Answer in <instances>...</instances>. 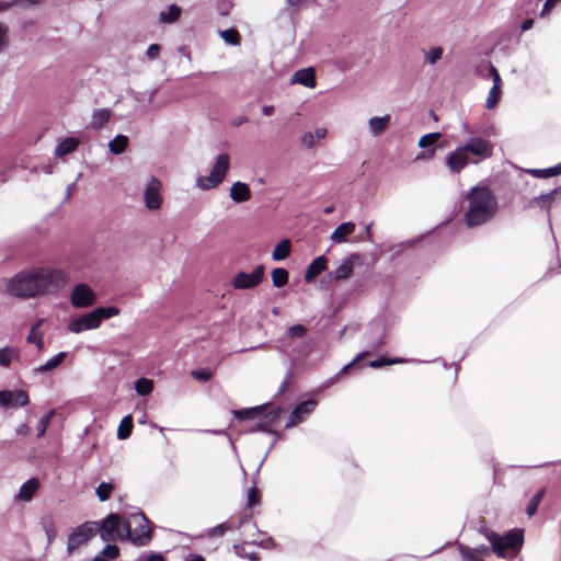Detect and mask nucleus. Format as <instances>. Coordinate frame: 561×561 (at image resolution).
<instances>
[{"mask_svg":"<svg viewBox=\"0 0 561 561\" xmlns=\"http://www.w3.org/2000/svg\"><path fill=\"white\" fill-rule=\"evenodd\" d=\"M234 551H236V553L238 556L245 557V558H248L251 561H257L259 560L257 553H254V552L247 553L243 546H238V545L234 546Z\"/></svg>","mask_w":561,"mask_h":561,"instance_id":"obj_52","label":"nucleus"},{"mask_svg":"<svg viewBox=\"0 0 561 561\" xmlns=\"http://www.w3.org/2000/svg\"><path fill=\"white\" fill-rule=\"evenodd\" d=\"M440 133H431L422 136L419 140V146L421 148L433 147L438 139L440 138ZM436 149L431 148L427 152H422L416 156V160L430 159L435 154Z\"/></svg>","mask_w":561,"mask_h":561,"instance_id":"obj_18","label":"nucleus"},{"mask_svg":"<svg viewBox=\"0 0 561 561\" xmlns=\"http://www.w3.org/2000/svg\"><path fill=\"white\" fill-rule=\"evenodd\" d=\"M44 323V319H39L37 320L31 328V330L33 331H39L41 327L43 325Z\"/></svg>","mask_w":561,"mask_h":561,"instance_id":"obj_63","label":"nucleus"},{"mask_svg":"<svg viewBox=\"0 0 561 561\" xmlns=\"http://www.w3.org/2000/svg\"><path fill=\"white\" fill-rule=\"evenodd\" d=\"M67 283L66 274L48 266L34 267L13 276L8 293L14 297L31 298L59 290Z\"/></svg>","mask_w":561,"mask_h":561,"instance_id":"obj_1","label":"nucleus"},{"mask_svg":"<svg viewBox=\"0 0 561 561\" xmlns=\"http://www.w3.org/2000/svg\"><path fill=\"white\" fill-rule=\"evenodd\" d=\"M290 82L293 84L298 83L307 88H314L316 87V73L312 68H305L296 71Z\"/></svg>","mask_w":561,"mask_h":561,"instance_id":"obj_19","label":"nucleus"},{"mask_svg":"<svg viewBox=\"0 0 561 561\" xmlns=\"http://www.w3.org/2000/svg\"><path fill=\"white\" fill-rule=\"evenodd\" d=\"M401 362H402V359H400V358L386 359L383 357H380L378 359H375V360L370 362L369 366L371 368H380V367H383L386 365L397 364V363H401Z\"/></svg>","mask_w":561,"mask_h":561,"instance_id":"obj_48","label":"nucleus"},{"mask_svg":"<svg viewBox=\"0 0 561 561\" xmlns=\"http://www.w3.org/2000/svg\"><path fill=\"white\" fill-rule=\"evenodd\" d=\"M460 554L463 561H483L480 556L477 554V551H473L471 548L466 546H459Z\"/></svg>","mask_w":561,"mask_h":561,"instance_id":"obj_44","label":"nucleus"},{"mask_svg":"<svg viewBox=\"0 0 561 561\" xmlns=\"http://www.w3.org/2000/svg\"><path fill=\"white\" fill-rule=\"evenodd\" d=\"M14 3H15L14 0H12L10 2H0V11H5L10 7H12Z\"/></svg>","mask_w":561,"mask_h":561,"instance_id":"obj_62","label":"nucleus"},{"mask_svg":"<svg viewBox=\"0 0 561 561\" xmlns=\"http://www.w3.org/2000/svg\"><path fill=\"white\" fill-rule=\"evenodd\" d=\"M316 400H306L302 403L298 404L295 410L291 412L288 422L286 424L287 427L295 426L302 422L307 415H309L316 408Z\"/></svg>","mask_w":561,"mask_h":561,"instance_id":"obj_14","label":"nucleus"},{"mask_svg":"<svg viewBox=\"0 0 561 561\" xmlns=\"http://www.w3.org/2000/svg\"><path fill=\"white\" fill-rule=\"evenodd\" d=\"M229 196L237 204L245 203L251 198L250 186L244 182L237 181L231 185Z\"/></svg>","mask_w":561,"mask_h":561,"instance_id":"obj_17","label":"nucleus"},{"mask_svg":"<svg viewBox=\"0 0 561 561\" xmlns=\"http://www.w3.org/2000/svg\"><path fill=\"white\" fill-rule=\"evenodd\" d=\"M546 490L540 489L529 501L526 512L529 517L534 516L537 512V508L539 504L541 503L543 496H545Z\"/></svg>","mask_w":561,"mask_h":561,"instance_id":"obj_36","label":"nucleus"},{"mask_svg":"<svg viewBox=\"0 0 561 561\" xmlns=\"http://www.w3.org/2000/svg\"><path fill=\"white\" fill-rule=\"evenodd\" d=\"M444 49L440 46L430 48L425 54V59L430 65H435L443 57Z\"/></svg>","mask_w":561,"mask_h":561,"instance_id":"obj_42","label":"nucleus"},{"mask_svg":"<svg viewBox=\"0 0 561 561\" xmlns=\"http://www.w3.org/2000/svg\"><path fill=\"white\" fill-rule=\"evenodd\" d=\"M98 556H101L104 560L116 559L119 556V549L115 545H107Z\"/></svg>","mask_w":561,"mask_h":561,"instance_id":"obj_45","label":"nucleus"},{"mask_svg":"<svg viewBox=\"0 0 561 561\" xmlns=\"http://www.w3.org/2000/svg\"><path fill=\"white\" fill-rule=\"evenodd\" d=\"M98 531L103 541L110 542L115 539V535L119 539H124L123 523L117 514H110L103 522L98 524Z\"/></svg>","mask_w":561,"mask_h":561,"instance_id":"obj_10","label":"nucleus"},{"mask_svg":"<svg viewBox=\"0 0 561 561\" xmlns=\"http://www.w3.org/2000/svg\"><path fill=\"white\" fill-rule=\"evenodd\" d=\"M328 130L324 127H318L312 131H307L301 137V144L308 149H312L317 144L327 137Z\"/></svg>","mask_w":561,"mask_h":561,"instance_id":"obj_23","label":"nucleus"},{"mask_svg":"<svg viewBox=\"0 0 561 561\" xmlns=\"http://www.w3.org/2000/svg\"><path fill=\"white\" fill-rule=\"evenodd\" d=\"M124 539L130 540L135 546H146L151 539L149 520L142 513H135L123 523Z\"/></svg>","mask_w":561,"mask_h":561,"instance_id":"obj_6","label":"nucleus"},{"mask_svg":"<svg viewBox=\"0 0 561 561\" xmlns=\"http://www.w3.org/2000/svg\"><path fill=\"white\" fill-rule=\"evenodd\" d=\"M98 531V523L87 522L82 525L78 526L68 538L67 551L69 554H72L73 551L79 549L81 546H84L89 542L91 538Z\"/></svg>","mask_w":561,"mask_h":561,"instance_id":"obj_8","label":"nucleus"},{"mask_svg":"<svg viewBox=\"0 0 561 561\" xmlns=\"http://www.w3.org/2000/svg\"><path fill=\"white\" fill-rule=\"evenodd\" d=\"M79 146V140L75 137H67L62 141H60L56 149L55 154L57 157H64L68 153L73 152Z\"/></svg>","mask_w":561,"mask_h":561,"instance_id":"obj_25","label":"nucleus"},{"mask_svg":"<svg viewBox=\"0 0 561 561\" xmlns=\"http://www.w3.org/2000/svg\"><path fill=\"white\" fill-rule=\"evenodd\" d=\"M39 524L42 529L46 534L47 542L51 543L57 536V529L54 517L51 515H45L41 518Z\"/></svg>","mask_w":561,"mask_h":561,"instance_id":"obj_26","label":"nucleus"},{"mask_svg":"<svg viewBox=\"0 0 561 561\" xmlns=\"http://www.w3.org/2000/svg\"><path fill=\"white\" fill-rule=\"evenodd\" d=\"M259 503V492L255 488H252L248 492V505L254 506Z\"/></svg>","mask_w":561,"mask_h":561,"instance_id":"obj_54","label":"nucleus"},{"mask_svg":"<svg viewBox=\"0 0 561 561\" xmlns=\"http://www.w3.org/2000/svg\"><path fill=\"white\" fill-rule=\"evenodd\" d=\"M128 144V138L123 135H117L113 140L108 144V149L114 154H121L125 151Z\"/></svg>","mask_w":561,"mask_h":561,"instance_id":"obj_31","label":"nucleus"},{"mask_svg":"<svg viewBox=\"0 0 561 561\" xmlns=\"http://www.w3.org/2000/svg\"><path fill=\"white\" fill-rule=\"evenodd\" d=\"M356 259H358L357 254H351L347 259L343 260L334 271L330 272L327 277L334 282L348 278L353 273L354 260Z\"/></svg>","mask_w":561,"mask_h":561,"instance_id":"obj_15","label":"nucleus"},{"mask_svg":"<svg viewBox=\"0 0 561 561\" xmlns=\"http://www.w3.org/2000/svg\"><path fill=\"white\" fill-rule=\"evenodd\" d=\"M66 357H67V353L60 352L57 355H55L54 357H51L50 359H48L45 364L36 367L34 369V371L37 374H45L47 371H50V370L57 368L65 360Z\"/></svg>","mask_w":561,"mask_h":561,"instance_id":"obj_27","label":"nucleus"},{"mask_svg":"<svg viewBox=\"0 0 561 561\" xmlns=\"http://www.w3.org/2000/svg\"><path fill=\"white\" fill-rule=\"evenodd\" d=\"M501 94H502L501 87H492L491 90L489 91V95L485 100V107L488 110L495 107L501 99Z\"/></svg>","mask_w":561,"mask_h":561,"instance_id":"obj_37","label":"nucleus"},{"mask_svg":"<svg viewBox=\"0 0 561 561\" xmlns=\"http://www.w3.org/2000/svg\"><path fill=\"white\" fill-rule=\"evenodd\" d=\"M110 117L111 112L106 108L95 111L91 119L92 128L95 130L102 128L108 122Z\"/></svg>","mask_w":561,"mask_h":561,"instance_id":"obj_28","label":"nucleus"},{"mask_svg":"<svg viewBox=\"0 0 561 561\" xmlns=\"http://www.w3.org/2000/svg\"><path fill=\"white\" fill-rule=\"evenodd\" d=\"M26 340L28 343L35 344L38 350H42L44 346L43 334L39 331L31 330Z\"/></svg>","mask_w":561,"mask_h":561,"instance_id":"obj_47","label":"nucleus"},{"mask_svg":"<svg viewBox=\"0 0 561 561\" xmlns=\"http://www.w3.org/2000/svg\"><path fill=\"white\" fill-rule=\"evenodd\" d=\"M262 113L265 115V116H270L274 113V106L273 105H264L262 107Z\"/></svg>","mask_w":561,"mask_h":561,"instance_id":"obj_60","label":"nucleus"},{"mask_svg":"<svg viewBox=\"0 0 561 561\" xmlns=\"http://www.w3.org/2000/svg\"><path fill=\"white\" fill-rule=\"evenodd\" d=\"M114 491V484L112 482H102L98 485L95 493L101 502L107 501Z\"/></svg>","mask_w":561,"mask_h":561,"instance_id":"obj_35","label":"nucleus"},{"mask_svg":"<svg viewBox=\"0 0 561 561\" xmlns=\"http://www.w3.org/2000/svg\"><path fill=\"white\" fill-rule=\"evenodd\" d=\"M485 537L492 546V550L500 558L513 556L522 547L523 531L513 529L507 534L501 536L492 530L485 531Z\"/></svg>","mask_w":561,"mask_h":561,"instance_id":"obj_5","label":"nucleus"},{"mask_svg":"<svg viewBox=\"0 0 561 561\" xmlns=\"http://www.w3.org/2000/svg\"><path fill=\"white\" fill-rule=\"evenodd\" d=\"M287 333L290 339L302 337L307 333V328L302 324H295L288 329Z\"/></svg>","mask_w":561,"mask_h":561,"instance_id":"obj_46","label":"nucleus"},{"mask_svg":"<svg viewBox=\"0 0 561 561\" xmlns=\"http://www.w3.org/2000/svg\"><path fill=\"white\" fill-rule=\"evenodd\" d=\"M556 3H557L556 0H546V2L543 4L542 14H545L546 12L551 10L556 5Z\"/></svg>","mask_w":561,"mask_h":561,"instance_id":"obj_58","label":"nucleus"},{"mask_svg":"<svg viewBox=\"0 0 561 561\" xmlns=\"http://www.w3.org/2000/svg\"><path fill=\"white\" fill-rule=\"evenodd\" d=\"M288 272L285 268L277 267L272 271V282L275 287H283L288 282Z\"/></svg>","mask_w":561,"mask_h":561,"instance_id":"obj_34","label":"nucleus"},{"mask_svg":"<svg viewBox=\"0 0 561 561\" xmlns=\"http://www.w3.org/2000/svg\"><path fill=\"white\" fill-rule=\"evenodd\" d=\"M54 414H55V410H51L39 420V422L37 424V436L38 437H42L46 433L47 427L49 426V423H50Z\"/></svg>","mask_w":561,"mask_h":561,"instance_id":"obj_43","label":"nucleus"},{"mask_svg":"<svg viewBox=\"0 0 561 561\" xmlns=\"http://www.w3.org/2000/svg\"><path fill=\"white\" fill-rule=\"evenodd\" d=\"M230 156L227 152H222L217 156L211 170L208 175L198 176L196 179V186L202 191H209L216 188L224 182L226 175L230 170Z\"/></svg>","mask_w":561,"mask_h":561,"instance_id":"obj_7","label":"nucleus"},{"mask_svg":"<svg viewBox=\"0 0 561 561\" xmlns=\"http://www.w3.org/2000/svg\"><path fill=\"white\" fill-rule=\"evenodd\" d=\"M192 376L199 381H207L211 378V371L209 369L193 370Z\"/></svg>","mask_w":561,"mask_h":561,"instance_id":"obj_50","label":"nucleus"},{"mask_svg":"<svg viewBox=\"0 0 561 561\" xmlns=\"http://www.w3.org/2000/svg\"><path fill=\"white\" fill-rule=\"evenodd\" d=\"M27 432H28V427H27V425H21V426L19 427V430H18V433H19V434H22V435L27 434Z\"/></svg>","mask_w":561,"mask_h":561,"instance_id":"obj_64","label":"nucleus"},{"mask_svg":"<svg viewBox=\"0 0 561 561\" xmlns=\"http://www.w3.org/2000/svg\"><path fill=\"white\" fill-rule=\"evenodd\" d=\"M328 264V259L324 255H320L316 257L307 267L305 273V279L307 282H311L318 275H320L323 271H325Z\"/></svg>","mask_w":561,"mask_h":561,"instance_id":"obj_22","label":"nucleus"},{"mask_svg":"<svg viewBox=\"0 0 561 561\" xmlns=\"http://www.w3.org/2000/svg\"><path fill=\"white\" fill-rule=\"evenodd\" d=\"M260 413H261L260 408H250V409L233 411L234 416L239 420L254 419V417L259 416Z\"/></svg>","mask_w":561,"mask_h":561,"instance_id":"obj_41","label":"nucleus"},{"mask_svg":"<svg viewBox=\"0 0 561 561\" xmlns=\"http://www.w3.org/2000/svg\"><path fill=\"white\" fill-rule=\"evenodd\" d=\"M355 224L352 221H346L339 225L330 236V240L332 243L340 244L348 242V238L355 231Z\"/></svg>","mask_w":561,"mask_h":561,"instance_id":"obj_16","label":"nucleus"},{"mask_svg":"<svg viewBox=\"0 0 561 561\" xmlns=\"http://www.w3.org/2000/svg\"><path fill=\"white\" fill-rule=\"evenodd\" d=\"M147 561H164V558L161 553H150Z\"/></svg>","mask_w":561,"mask_h":561,"instance_id":"obj_59","label":"nucleus"},{"mask_svg":"<svg viewBox=\"0 0 561 561\" xmlns=\"http://www.w3.org/2000/svg\"><path fill=\"white\" fill-rule=\"evenodd\" d=\"M220 37L230 45H239L240 44V35L237 30L229 28L219 31Z\"/></svg>","mask_w":561,"mask_h":561,"instance_id":"obj_38","label":"nucleus"},{"mask_svg":"<svg viewBox=\"0 0 561 561\" xmlns=\"http://www.w3.org/2000/svg\"><path fill=\"white\" fill-rule=\"evenodd\" d=\"M162 183L157 178H151L144 192V202L148 209L158 210L162 206Z\"/></svg>","mask_w":561,"mask_h":561,"instance_id":"obj_12","label":"nucleus"},{"mask_svg":"<svg viewBox=\"0 0 561 561\" xmlns=\"http://www.w3.org/2000/svg\"><path fill=\"white\" fill-rule=\"evenodd\" d=\"M153 389V383L151 380L146 378H140L135 383V390L140 396L149 394Z\"/></svg>","mask_w":561,"mask_h":561,"instance_id":"obj_39","label":"nucleus"},{"mask_svg":"<svg viewBox=\"0 0 561 561\" xmlns=\"http://www.w3.org/2000/svg\"><path fill=\"white\" fill-rule=\"evenodd\" d=\"M38 488L39 481L37 479L33 478L27 480L21 485L18 494L15 495V500L20 502L31 501Z\"/></svg>","mask_w":561,"mask_h":561,"instance_id":"obj_21","label":"nucleus"},{"mask_svg":"<svg viewBox=\"0 0 561 561\" xmlns=\"http://www.w3.org/2000/svg\"><path fill=\"white\" fill-rule=\"evenodd\" d=\"M30 403L28 394L24 390L15 392L9 390L0 391V407H25Z\"/></svg>","mask_w":561,"mask_h":561,"instance_id":"obj_13","label":"nucleus"},{"mask_svg":"<svg viewBox=\"0 0 561 561\" xmlns=\"http://www.w3.org/2000/svg\"><path fill=\"white\" fill-rule=\"evenodd\" d=\"M181 15V8L176 4H171L167 9V11H161L159 14V20L162 23H173L175 22Z\"/></svg>","mask_w":561,"mask_h":561,"instance_id":"obj_30","label":"nucleus"},{"mask_svg":"<svg viewBox=\"0 0 561 561\" xmlns=\"http://www.w3.org/2000/svg\"><path fill=\"white\" fill-rule=\"evenodd\" d=\"M264 266H256L251 273L240 272L232 279V286L237 289H251L256 287L263 278Z\"/></svg>","mask_w":561,"mask_h":561,"instance_id":"obj_11","label":"nucleus"},{"mask_svg":"<svg viewBox=\"0 0 561 561\" xmlns=\"http://www.w3.org/2000/svg\"><path fill=\"white\" fill-rule=\"evenodd\" d=\"M536 178H551L561 174V162L548 169H531L528 171Z\"/></svg>","mask_w":561,"mask_h":561,"instance_id":"obj_32","label":"nucleus"},{"mask_svg":"<svg viewBox=\"0 0 561 561\" xmlns=\"http://www.w3.org/2000/svg\"><path fill=\"white\" fill-rule=\"evenodd\" d=\"M229 529L228 524L222 523L220 525H217L216 527H213L208 529V537H221L225 535V533Z\"/></svg>","mask_w":561,"mask_h":561,"instance_id":"obj_49","label":"nucleus"},{"mask_svg":"<svg viewBox=\"0 0 561 561\" xmlns=\"http://www.w3.org/2000/svg\"><path fill=\"white\" fill-rule=\"evenodd\" d=\"M390 115L375 116L368 119L369 133L374 137L380 136L390 125Z\"/></svg>","mask_w":561,"mask_h":561,"instance_id":"obj_20","label":"nucleus"},{"mask_svg":"<svg viewBox=\"0 0 561 561\" xmlns=\"http://www.w3.org/2000/svg\"><path fill=\"white\" fill-rule=\"evenodd\" d=\"M70 304L78 309L92 307L96 300V293L85 283L77 284L70 294Z\"/></svg>","mask_w":561,"mask_h":561,"instance_id":"obj_9","label":"nucleus"},{"mask_svg":"<svg viewBox=\"0 0 561 561\" xmlns=\"http://www.w3.org/2000/svg\"><path fill=\"white\" fill-rule=\"evenodd\" d=\"M133 430V417L130 415L125 416L118 428H117V437L118 439H126L130 436Z\"/></svg>","mask_w":561,"mask_h":561,"instance_id":"obj_33","label":"nucleus"},{"mask_svg":"<svg viewBox=\"0 0 561 561\" xmlns=\"http://www.w3.org/2000/svg\"><path fill=\"white\" fill-rule=\"evenodd\" d=\"M472 550H473V551H477V554H478V556H480V557H482V556H489V554H490V552H491L490 548H489V547H486V546H480V547H478V548H476V549H472Z\"/></svg>","mask_w":561,"mask_h":561,"instance_id":"obj_57","label":"nucleus"},{"mask_svg":"<svg viewBox=\"0 0 561 561\" xmlns=\"http://www.w3.org/2000/svg\"><path fill=\"white\" fill-rule=\"evenodd\" d=\"M8 27L0 23V53L8 46Z\"/></svg>","mask_w":561,"mask_h":561,"instance_id":"obj_51","label":"nucleus"},{"mask_svg":"<svg viewBox=\"0 0 561 561\" xmlns=\"http://www.w3.org/2000/svg\"><path fill=\"white\" fill-rule=\"evenodd\" d=\"M366 355H368V352H363L360 353L359 355H357L351 363H348L347 365H345L339 373V375H344L348 371V369L354 366L359 359H362L363 357H365Z\"/></svg>","mask_w":561,"mask_h":561,"instance_id":"obj_55","label":"nucleus"},{"mask_svg":"<svg viewBox=\"0 0 561 561\" xmlns=\"http://www.w3.org/2000/svg\"><path fill=\"white\" fill-rule=\"evenodd\" d=\"M18 356V352L12 347L0 348V365L8 367L13 357Z\"/></svg>","mask_w":561,"mask_h":561,"instance_id":"obj_40","label":"nucleus"},{"mask_svg":"<svg viewBox=\"0 0 561 561\" xmlns=\"http://www.w3.org/2000/svg\"><path fill=\"white\" fill-rule=\"evenodd\" d=\"M490 76L493 80V87L502 85V80H501L500 73H499L497 69L492 65L490 66Z\"/></svg>","mask_w":561,"mask_h":561,"instance_id":"obj_56","label":"nucleus"},{"mask_svg":"<svg viewBox=\"0 0 561 561\" xmlns=\"http://www.w3.org/2000/svg\"><path fill=\"white\" fill-rule=\"evenodd\" d=\"M290 254V241L284 239L276 244L273 250L272 257L274 261L285 260Z\"/></svg>","mask_w":561,"mask_h":561,"instance_id":"obj_29","label":"nucleus"},{"mask_svg":"<svg viewBox=\"0 0 561 561\" xmlns=\"http://www.w3.org/2000/svg\"><path fill=\"white\" fill-rule=\"evenodd\" d=\"M561 198V188H556L547 194L535 197L530 204L540 206L541 208H549V206L557 199Z\"/></svg>","mask_w":561,"mask_h":561,"instance_id":"obj_24","label":"nucleus"},{"mask_svg":"<svg viewBox=\"0 0 561 561\" xmlns=\"http://www.w3.org/2000/svg\"><path fill=\"white\" fill-rule=\"evenodd\" d=\"M493 144L480 136H471L467 141L448 152L445 158L451 174H459L469 164H479L493 154Z\"/></svg>","mask_w":561,"mask_h":561,"instance_id":"obj_2","label":"nucleus"},{"mask_svg":"<svg viewBox=\"0 0 561 561\" xmlns=\"http://www.w3.org/2000/svg\"><path fill=\"white\" fill-rule=\"evenodd\" d=\"M160 50H161L160 45H158V44H151V45H149V47L147 48L146 56H147L150 60H153V59L158 58V56H159V54H160Z\"/></svg>","mask_w":561,"mask_h":561,"instance_id":"obj_53","label":"nucleus"},{"mask_svg":"<svg viewBox=\"0 0 561 561\" xmlns=\"http://www.w3.org/2000/svg\"><path fill=\"white\" fill-rule=\"evenodd\" d=\"M465 222L468 227L481 226L491 220L497 210V201L486 186H474L462 196Z\"/></svg>","mask_w":561,"mask_h":561,"instance_id":"obj_3","label":"nucleus"},{"mask_svg":"<svg viewBox=\"0 0 561 561\" xmlns=\"http://www.w3.org/2000/svg\"><path fill=\"white\" fill-rule=\"evenodd\" d=\"M119 313V308L115 306L98 307L87 313L71 319L68 323V330L75 334H79L83 331L96 330L101 327L104 320L117 317Z\"/></svg>","mask_w":561,"mask_h":561,"instance_id":"obj_4","label":"nucleus"},{"mask_svg":"<svg viewBox=\"0 0 561 561\" xmlns=\"http://www.w3.org/2000/svg\"><path fill=\"white\" fill-rule=\"evenodd\" d=\"M533 24H534V21L531 19H527L523 22L522 30L527 31V30L531 28Z\"/></svg>","mask_w":561,"mask_h":561,"instance_id":"obj_61","label":"nucleus"}]
</instances>
